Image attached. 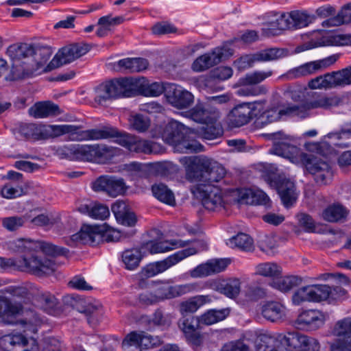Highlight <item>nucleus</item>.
<instances>
[{
    "label": "nucleus",
    "instance_id": "nucleus-55",
    "mask_svg": "<svg viewBox=\"0 0 351 351\" xmlns=\"http://www.w3.org/2000/svg\"><path fill=\"white\" fill-rule=\"evenodd\" d=\"M256 53L259 62L274 61L287 55V51L280 48H269Z\"/></svg>",
    "mask_w": 351,
    "mask_h": 351
},
{
    "label": "nucleus",
    "instance_id": "nucleus-14",
    "mask_svg": "<svg viewBox=\"0 0 351 351\" xmlns=\"http://www.w3.org/2000/svg\"><path fill=\"white\" fill-rule=\"evenodd\" d=\"M200 320L195 316H182L178 322V327L183 333L186 342L193 348L200 347L204 336L199 331Z\"/></svg>",
    "mask_w": 351,
    "mask_h": 351
},
{
    "label": "nucleus",
    "instance_id": "nucleus-40",
    "mask_svg": "<svg viewBox=\"0 0 351 351\" xmlns=\"http://www.w3.org/2000/svg\"><path fill=\"white\" fill-rule=\"evenodd\" d=\"M263 317L271 322H277L285 316L284 306L276 302H267L262 306Z\"/></svg>",
    "mask_w": 351,
    "mask_h": 351
},
{
    "label": "nucleus",
    "instance_id": "nucleus-59",
    "mask_svg": "<svg viewBox=\"0 0 351 351\" xmlns=\"http://www.w3.org/2000/svg\"><path fill=\"white\" fill-rule=\"evenodd\" d=\"M167 88L160 82H153L151 84H142L141 90L145 96L156 97L161 95L164 91L166 92Z\"/></svg>",
    "mask_w": 351,
    "mask_h": 351
},
{
    "label": "nucleus",
    "instance_id": "nucleus-38",
    "mask_svg": "<svg viewBox=\"0 0 351 351\" xmlns=\"http://www.w3.org/2000/svg\"><path fill=\"white\" fill-rule=\"evenodd\" d=\"M302 282V279L298 276H286L276 277L269 282V285L282 293H287L300 286Z\"/></svg>",
    "mask_w": 351,
    "mask_h": 351
},
{
    "label": "nucleus",
    "instance_id": "nucleus-32",
    "mask_svg": "<svg viewBox=\"0 0 351 351\" xmlns=\"http://www.w3.org/2000/svg\"><path fill=\"white\" fill-rule=\"evenodd\" d=\"M220 116L217 110H209L202 103H197L189 111L185 112V117L203 125L209 120H217Z\"/></svg>",
    "mask_w": 351,
    "mask_h": 351
},
{
    "label": "nucleus",
    "instance_id": "nucleus-20",
    "mask_svg": "<svg viewBox=\"0 0 351 351\" xmlns=\"http://www.w3.org/2000/svg\"><path fill=\"white\" fill-rule=\"evenodd\" d=\"M306 168L318 184H328L333 178V170L331 165L322 159L308 158L306 161Z\"/></svg>",
    "mask_w": 351,
    "mask_h": 351
},
{
    "label": "nucleus",
    "instance_id": "nucleus-64",
    "mask_svg": "<svg viewBox=\"0 0 351 351\" xmlns=\"http://www.w3.org/2000/svg\"><path fill=\"white\" fill-rule=\"evenodd\" d=\"M109 215L110 210L107 206L99 203H92L90 217L95 219L105 220Z\"/></svg>",
    "mask_w": 351,
    "mask_h": 351
},
{
    "label": "nucleus",
    "instance_id": "nucleus-10",
    "mask_svg": "<svg viewBox=\"0 0 351 351\" xmlns=\"http://www.w3.org/2000/svg\"><path fill=\"white\" fill-rule=\"evenodd\" d=\"M330 333L335 339L328 342L330 351H351V317L337 321Z\"/></svg>",
    "mask_w": 351,
    "mask_h": 351
},
{
    "label": "nucleus",
    "instance_id": "nucleus-45",
    "mask_svg": "<svg viewBox=\"0 0 351 351\" xmlns=\"http://www.w3.org/2000/svg\"><path fill=\"white\" fill-rule=\"evenodd\" d=\"M277 342L276 335L270 333H261L256 335L254 339V348L256 351H278L274 345Z\"/></svg>",
    "mask_w": 351,
    "mask_h": 351
},
{
    "label": "nucleus",
    "instance_id": "nucleus-26",
    "mask_svg": "<svg viewBox=\"0 0 351 351\" xmlns=\"http://www.w3.org/2000/svg\"><path fill=\"white\" fill-rule=\"evenodd\" d=\"M256 108L250 103H243L236 106L227 116V122L230 128H239L250 122L254 117Z\"/></svg>",
    "mask_w": 351,
    "mask_h": 351
},
{
    "label": "nucleus",
    "instance_id": "nucleus-49",
    "mask_svg": "<svg viewBox=\"0 0 351 351\" xmlns=\"http://www.w3.org/2000/svg\"><path fill=\"white\" fill-rule=\"evenodd\" d=\"M351 22V3L345 5L336 16L323 22L324 26L335 27Z\"/></svg>",
    "mask_w": 351,
    "mask_h": 351
},
{
    "label": "nucleus",
    "instance_id": "nucleus-41",
    "mask_svg": "<svg viewBox=\"0 0 351 351\" xmlns=\"http://www.w3.org/2000/svg\"><path fill=\"white\" fill-rule=\"evenodd\" d=\"M148 61L145 58H124L117 62L119 70L127 71L130 73L141 72L147 69Z\"/></svg>",
    "mask_w": 351,
    "mask_h": 351
},
{
    "label": "nucleus",
    "instance_id": "nucleus-42",
    "mask_svg": "<svg viewBox=\"0 0 351 351\" xmlns=\"http://www.w3.org/2000/svg\"><path fill=\"white\" fill-rule=\"evenodd\" d=\"M211 298L209 295H196L189 300L182 302L180 304V312L182 315L184 313H193L206 303L210 302Z\"/></svg>",
    "mask_w": 351,
    "mask_h": 351
},
{
    "label": "nucleus",
    "instance_id": "nucleus-34",
    "mask_svg": "<svg viewBox=\"0 0 351 351\" xmlns=\"http://www.w3.org/2000/svg\"><path fill=\"white\" fill-rule=\"evenodd\" d=\"M36 305L47 314L58 315L62 313L60 302L49 292L38 293L35 299Z\"/></svg>",
    "mask_w": 351,
    "mask_h": 351
},
{
    "label": "nucleus",
    "instance_id": "nucleus-4",
    "mask_svg": "<svg viewBox=\"0 0 351 351\" xmlns=\"http://www.w3.org/2000/svg\"><path fill=\"white\" fill-rule=\"evenodd\" d=\"M186 171L188 180L208 185L219 182L226 175V169L221 165L205 156L193 158Z\"/></svg>",
    "mask_w": 351,
    "mask_h": 351
},
{
    "label": "nucleus",
    "instance_id": "nucleus-48",
    "mask_svg": "<svg viewBox=\"0 0 351 351\" xmlns=\"http://www.w3.org/2000/svg\"><path fill=\"white\" fill-rule=\"evenodd\" d=\"M273 75L272 71H255L254 72L246 74L244 77L239 80V84L241 86H256L263 82L267 78Z\"/></svg>",
    "mask_w": 351,
    "mask_h": 351
},
{
    "label": "nucleus",
    "instance_id": "nucleus-11",
    "mask_svg": "<svg viewBox=\"0 0 351 351\" xmlns=\"http://www.w3.org/2000/svg\"><path fill=\"white\" fill-rule=\"evenodd\" d=\"M90 50L88 45L75 43L62 47L47 65V71H51L64 64L72 62L85 55Z\"/></svg>",
    "mask_w": 351,
    "mask_h": 351
},
{
    "label": "nucleus",
    "instance_id": "nucleus-56",
    "mask_svg": "<svg viewBox=\"0 0 351 351\" xmlns=\"http://www.w3.org/2000/svg\"><path fill=\"white\" fill-rule=\"evenodd\" d=\"M149 322L154 326L167 328L172 323V316L170 314H165L160 309H157Z\"/></svg>",
    "mask_w": 351,
    "mask_h": 351
},
{
    "label": "nucleus",
    "instance_id": "nucleus-18",
    "mask_svg": "<svg viewBox=\"0 0 351 351\" xmlns=\"http://www.w3.org/2000/svg\"><path fill=\"white\" fill-rule=\"evenodd\" d=\"M197 283H186L176 285H167L166 283L159 285L154 290L158 302L181 297L198 289Z\"/></svg>",
    "mask_w": 351,
    "mask_h": 351
},
{
    "label": "nucleus",
    "instance_id": "nucleus-36",
    "mask_svg": "<svg viewBox=\"0 0 351 351\" xmlns=\"http://www.w3.org/2000/svg\"><path fill=\"white\" fill-rule=\"evenodd\" d=\"M61 112L59 106L49 101L38 102L29 110V114L37 119L57 116Z\"/></svg>",
    "mask_w": 351,
    "mask_h": 351
},
{
    "label": "nucleus",
    "instance_id": "nucleus-57",
    "mask_svg": "<svg viewBox=\"0 0 351 351\" xmlns=\"http://www.w3.org/2000/svg\"><path fill=\"white\" fill-rule=\"evenodd\" d=\"M292 29L306 27L311 22L309 16L304 12L295 10L289 13Z\"/></svg>",
    "mask_w": 351,
    "mask_h": 351
},
{
    "label": "nucleus",
    "instance_id": "nucleus-31",
    "mask_svg": "<svg viewBox=\"0 0 351 351\" xmlns=\"http://www.w3.org/2000/svg\"><path fill=\"white\" fill-rule=\"evenodd\" d=\"M337 60V56L333 55L322 60L307 62L295 69L293 73L297 77L311 75L330 66L333 64Z\"/></svg>",
    "mask_w": 351,
    "mask_h": 351
},
{
    "label": "nucleus",
    "instance_id": "nucleus-22",
    "mask_svg": "<svg viewBox=\"0 0 351 351\" xmlns=\"http://www.w3.org/2000/svg\"><path fill=\"white\" fill-rule=\"evenodd\" d=\"M95 191H103L111 197L123 194L126 191L125 183L122 178L109 176H101L93 183Z\"/></svg>",
    "mask_w": 351,
    "mask_h": 351
},
{
    "label": "nucleus",
    "instance_id": "nucleus-2",
    "mask_svg": "<svg viewBox=\"0 0 351 351\" xmlns=\"http://www.w3.org/2000/svg\"><path fill=\"white\" fill-rule=\"evenodd\" d=\"M57 134L65 132L77 134L73 138L77 140H100L117 138L116 142L130 152L145 154H157L161 150V146L154 142L141 139L127 133H121L116 128L104 126L88 130H81L80 127L60 126L53 128Z\"/></svg>",
    "mask_w": 351,
    "mask_h": 351
},
{
    "label": "nucleus",
    "instance_id": "nucleus-27",
    "mask_svg": "<svg viewBox=\"0 0 351 351\" xmlns=\"http://www.w3.org/2000/svg\"><path fill=\"white\" fill-rule=\"evenodd\" d=\"M230 263L228 258L210 260L191 270L189 274L193 278H204L223 271Z\"/></svg>",
    "mask_w": 351,
    "mask_h": 351
},
{
    "label": "nucleus",
    "instance_id": "nucleus-16",
    "mask_svg": "<svg viewBox=\"0 0 351 351\" xmlns=\"http://www.w3.org/2000/svg\"><path fill=\"white\" fill-rule=\"evenodd\" d=\"M233 54L232 49L227 45L215 48L211 52L198 57L193 63L192 69L197 72L205 71Z\"/></svg>",
    "mask_w": 351,
    "mask_h": 351
},
{
    "label": "nucleus",
    "instance_id": "nucleus-17",
    "mask_svg": "<svg viewBox=\"0 0 351 351\" xmlns=\"http://www.w3.org/2000/svg\"><path fill=\"white\" fill-rule=\"evenodd\" d=\"M271 186H275L283 204L286 207L291 206L297 199L295 187L293 182L290 179L282 176L276 177L275 175H270L265 177Z\"/></svg>",
    "mask_w": 351,
    "mask_h": 351
},
{
    "label": "nucleus",
    "instance_id": "nucleus-46",
    "mask_svg": "<svg viewBox=\"0 0 351 351\" xmlns=\"http://www.w3.org/2000/svg\"><path fill=\"white\" fill-rule=\"evenodd\" d=\"M228 244L232 248L237 247L245 252H252L254 248L253 239L248 234L242 232L230 239Z\"/></svg>",
    "mask_w": 351,
    "mask_h": 351
},
{
    "label": "nucleus",
    "instance_id": "nucleus-13",
    "mask_svg": "<svg viewBox=\"0 0 351 351\" xmlns=\"http://www.w3.org/2000/svg\"><path fill=\"white\" fill-rule=\"evenodd\" d=\"M196 253L197 250L194 248H189L177 252L162 261L147 265L142 269L141 275L146 278L153 277L160 273L164 272L187 256Z\"/></svg>",
    "mask_w": 351,
    "mask_h": 351
},
{
    "label": "nucleus",
    "instance_id": "nucleus-5",
    "mask_svg": "<svg viewBox=\"0 0 351 351\" xmlns=\"http://www.w3.org/2000/svg\"><path fill=\"white\" fill-rule=\"evenodd\" d=\"M60 152L61 155L71 160L103 162L112 158L119 150L106 144H95L64 146Z\"/></svg>",
    "mask_w": 351,
    "mask_h": 351
},
{
    "label": "nucleus",
    "instance_id": "nucleus-43",
    "mask_svg": "<svg viewBox=\"0 0 351 351\" xmlns=\"http://www.w3.org/2000/svg\"><path fill=\"white\" fill-rule=\"evenodd\" d=\"M197 131L199 136L206 140H213L223 134L221 127L215 120L206 121Z\"/></svg>",
    "mask_w": 351,
    "mask_h": 351
},
{
    "label": "nucleus",
    "instance_id": "nucleus-28",
    "mask_svg": "<svg viewBox=\"0 0 351 351\" xmlns=\"http://www.w3.org/2000/svg\"><path fill=\"white\" fill-rule=\"evenodd\" d=\"M343 46L351 45V34H331L322 37L320 42L311 40L297 47L296 51L300 52L311 49L319 46Z\"/></svg>",
    "mask_w": 351,
    "mask_h": 351
},
{
    "label": "nucleus",
    "instance_id": "nucleus-15",
    "mask_svg": "<svg viewBox=\"0 0 351 351\" xmlns=\"http://www.w3.org/2000/svg\"><path fill=\"white\" fill-rule=\"evenodd\" d=\"M0 347L4 351H38L36 341L21 332H12L0 338Z\"/></svg>",
    "mask_w": 351,
    "mask_h": 351
},
{
    "label": "nucleus",
    "instance_id": "nucleus-37",
    "mask_svg": "<svg viewBox=\"0 0 351 351\" xmlns=\"http://www.w3.org/2000/svg\"><path fill=\"white\" fill-rule=\"evenodd\" d=\"M311 89H330L339 86L337 71L317 76L308 82Z\"/></svg>",
    "mask_w": 351,
    "mask_h": 351
},
{
    "label": "nucleus",
    "instance_id": "nucleus-9",
    "mask_svg": "<svg viewBox=\"0 0 351 351\" xmlns=\"http://www.w3.org/2000/svg\"><path fill=\"white\" fill-rule=\"evenodd\" d=\"M276 339L287 351H313L319 345L317 340L298 332L278 333Z\"/></svg>",
    "mask_w": 351,
    "mask_h": 351
},
{
    "label": "nucleus",
    "instance_id": "nucleus-7",
    "mask_svg": "<svg viewBox=\"0 0 351 351\" xmlns=\"http://www.w3.org/2000/svg\"><path fill=\"white\" fill-rule=\"evenodd\" d=\"M138 82L135 79L119 78L102 83L95 88V101L103 104L111 99L132 97L136 94Z\"/></svg>",
    "mask_w": 351,
    "mask_h": 351
},
{
    "label": "nucleus",
    "instance_id": "nucleus-33",
    "mask_svg": "<svg viewBox=\"0 0 351 351\" xmlns=\"http://www.w3.org/2000/svg\"><path fill=\"white\" fill-rule=\"evenodd\" d=\"M111 210L119 223L128 227H133L136 223V215L130 210L125 202L117 201L112 205Z\"/></svg>",
    "mask_w": 351,
    "mask_h": 351
},
{
    "label": "nucleus",
    "instance_id": "nucleus-39",
    "mask_svg": "<svg viewBox=\"0 0 351 351\" xmlns=\"http://www.w3.org/2000/svg\"><path fill=\"white\" fill-rule=\"evenodd\" d=\"M241 202L250 205H267L269 198L261 190L245 189L240 193Z\"/></svg>",
    "mask_w": 351,
    "mask_h": 351
},
{
    "label": "nucleus",
    "instance_id": "nucleus-63",
    "mask_svg": "<svg viewBox=\"0 0 351 351\" xmlns=\"http://www.w3.org/2000/svg\"><path fill=\"white\" fill-rule=\"evenodd\" d=\"M267 93L265 86H242L238 90V93L243 96H258L265 95Z\"/></svg>",
    "mask_w": 351,
    "mask_h": 351
},
{
    "label": "nucleus",
    "instance_id": "nucleus-30",
    "mask_svg": "<svg viewBox=\"0 0 351 351\" xmlns=\"http://www.w3.org/2000/svg\"><path fill=\"white\" fill-rule=\"evenodd\" d=\"M206 286L230 298H237L241 291V282L239 279L210 280L206 282Z\"/></svg>",
    "mask_w": 351,
    "mask_h": 351
},
{
    "label": "nucleus",
    "instance_id": "nucleus-61",
    "mask_svg": "<svg viewBox=\"0 0 351 351\" xmlns=\"http://www.w3.org/2000/svg\"><path fill=\"white\" fill-rule=\"evenodd\" d=\"M129 121L130 125L136 130L139 132L145 131L149 125V119L140 114L131 115Z\"/></svg>",
    "mask_w": 351,
    "mask_h": 351
},
{
    "label": "nucleus",
    "instance_id": "nucleus-47",
    "mask_svg": "<svg viewBox=\"0 0 351 351\" xmlns=\"http://www.w3.org/2000/svg\"><path fill=\"white\" fill-rule=\"evenodd\" d=\"M143 258L142 253L137 248L125 250L121 255L122 261L127 269L133 270L137 268Z\"/></svg>",
    "mask_w": 351,
    "mask_h": 351
},
{
    "label": "nucleus",
    "instance_id": "nucleus-29",
    "mask_svg": "<svg viewBox=\"0 0 351 351\" xmlns=\"http://www.w3.org/2000/svg\"><path fill=\"white\" fill-rule=\"evenodd\" d=\"M23 313V307L21 303L12 302L0 293V318L4 324H16V317Z\"/></svg>",
    "mask_w": 351,
    "mask_h": 351
},
{
    "label": "nucleus",
    "instance_id": "nucleus-1",
    "mask_svg": "<svg viewBox=\"0 0 351 351\" xmlns=\"http://www.w3.org/2000/svg\"><path fill=\"white\" fill-rule=\"evenodd\" d=\"M7 55L13 63L7 81H17L38 75L47 71V62L52 54L48 47L35 46L29 43H16L8 47Z\"/></svg>",
    "mask_w": 351,
    "mask_h": 351
},
{
    "label": "nucleus",
    "instance_id": "nucleus-3",
    "mask_svg": "<svg viewBox=\"0 0 351 351\" xmlns=\"http://www.w3.org/2000/svg\"><path fill=\"white\" fill-rule=\"evenodd\" d=\"M342 99L335 95H318L311 101L302 105L288 106L284 109L278 110L276 108H269L263 112L256 120V124L263 127L276 121L282 115L305 118L308 115V111L315 108L329 109L342 104Z\"/></svg>",
    "mask_w": 351,
    "mask_h": 351
},
{
    "label": "nucleus",
    "instance_id": "nucleus-19",
    "mask_svg": "<svg viewBox=\"0 0 351 351\" xmlns=\"http://www.w3.org/2000/svg\"><path fill=\"white\" fill-rule=\"evenodd\" d=\"M102 231L99 226L84 224L79 232L66 239V243L71 247L79 244L94 245L101 240Z\"/></svg>",
    "mask_w": 351,
    "mask_h": 351
},
{
    "label": "nucleus",
    "instance_id": "nucleus-54",
    "mask_svg": "<svg viewBox=\"0 0 351 351\" xmlns=\"http://www.w3.org/2000/svg\"><path fill=\"white\" fill-rule=\"evenodd\" d=\"M312 302H321L327 300L331 294V287L326 285H308Z\"/></svg>",
    "mask_w": 351,
    "mask_h": 351
},
{
    "label": "nucleus",
    "instance_id": "nucleus-52",
    "mask_svg": "<svg viewBox=\"0 0 351 351\" xmlns=\"http://www.w3.org/2000/svg\"><path fill=\"white\" fill-rule=\"evenodd\" d=\"M255 273L259 276L276 278L281 275L282 267L275 263H263L256 267Z\"/></svg>",
    "mask_w": 351,
    "mask_h": 351
},
{
    "label": "nucleus",
    "instance_id": "nucleus-8",
    "mask_svg": "<svg viewBox=\"0 0 351 351\" xmlns=\"http://www.w3.org/2000/svg\"><path fill=\"white\" fill-rule=\"evenodd\" d=\"M23 254L12 258V269L28 272L38 276L49 275L55 271L54 263L48 258H43L38 252L24 249Z\"/></svg>",
    "mask_w": 351,
    "mask_h": 351
},
{
    "label": "nucleus",
    "instance_id": "nucleus-24",
    "mask_svg": "<svg viewBox=\"0 0 351 351\" xmlns=\"http://www.w3.org/2000/svg\"><path fill=\"white\" fill-rule=\"evenodd\" d=\"M167 101L177 109L189 108L194 102V96L189 90L176 84H169L166 89Z\"/></svg>",
    "mask_w": 351,
    "mask_h": 351
},
{
    "label": "nucleus",
    "instance_id": "nucleus-25",
    "mask_svg": "<svg viewBox=\"0 0 351 351\" xmlns=\"http://www.w3.org/2000/svg\"><path fill=\"white\" fill-rule=\"evenodd\" d=\"M326 316L318 310H307L302 312L294 321V326L300 330H315L322 327Z\"/></svg>",
    "mask_w": 351,
    "mask_h": 351
},
{
    "label": "nucleus",
    "instance_id": "nucleus-60",
    "mask_svg": "<svg viewBox=\"0 0 351 351\" xmlns=\"http://www.w3.org/2000/svg\"><path fill=\"white\" fill-rule=\"evenodd\" d=\"M329 138L336 141L335 144L337 146L346 147L349 145L347 140L351 138V128L343 129L339 132H332L328 134Z\"/></svg>",
    "mask_w": 351,
    "mask_h": 351
},
{
    "label": "nucleus",
    "instance_id": "nucleus-53",
    "mask_svg": "<svg viewBox=\"0 0 351 351\" xmlns=\"http://www.w3.org/2000/svg\"><path fill=\"white\" fill-rule=\"evenodd\" d=\"M176 241H152L146 244V249L151 254L164 253L171 250L177 246Z\"/></svg>",
    "mask_w": 351,
    "mask_h": 351
},
{
    "label": "nucleus",
    "instance_id": "nucleus-50",
    "mask_svg": "<svg viewBox=\"0 0 351 351\" xmlns=\"http://www.w3.org/2000/svg\"><path fill=\"white\" fill-rule=\"evenodd\" d=\"M230 313L228 308H223L221 310L212 309L209 310L200 317V322L206 325H211L218 322L223 320Z\"/></svg>",
    "mask_w": 351,
    "mask_h": 351
},
{
    "label": "nucleus",
    "instance_id": "nucleus-62",
    "mask_svg": "<svg viewBox=\"0 0 351 351\" xmlns=\"http://www.w3.org/2000/svg\"><path fill=\"white\" fill-rule=\"evenodd\" d=\"M292 302L295 305H300L306 302H312L308 285L297 289L292 295Z\"/></svg>",
    "mask_w": 351,
    "mask_h": 351
},
{
    "label": "nucleus",
    "instance_id": "nucleus-58",
    "mask_svg": "<svg viewBox=\"0 0 351 351\" xmlns=\"http://www.w3.org/2000/svg\"><path fill=\"white\" fill-rule=\"evenodd\" d=\"M1 221L4 228L8 231L13 232L23 226L26 219L24 216L15 215L4 217L2 219Z\"/></svg>",
    "mask_w": 351,
    "mask_h": 351
},
{
    "label": "nucleus",
    "instance_id": "nucleus-21",
    "mask_svg": "<svg viewBox=\"0 0 351 351\" xmlns=\"http://www.w3.org/2000/svg\"><path fill=\"white\" fill-rule=\"evenodd\" d=\"M274 145L271 152L278 156L289 159L291 162L298 160L300 149L291 143V139L281 132L271 134Z\"/></svg>",
    "mask_w": 351,
    "mask_h": 351
},
{
    "label": "nucleus",
    "instance_id": "nucleus-12",
    "mask_svg": "<svg viewBox=\"0 0 351 351\" xmlns=\"http://www.w3.org/2000/svg\"><path fill=\"white\" fill-rule=\"evenodd\" d=\"M192 192L202 199L203 206L208 210L214 211L223 206L222 191L215 184H197Z\"/></svg>",
    "mask_w": 351,
    "mask_h": 351
},
{
    "label": "nucleus",
    "instance_id": "nucleus-35",
    "mask_svg": "<svg viewBox=\"0 0 351 351\" xmlns=\"http://www.w3.org/2000/svg\"><path fill=\"white\" fill-rule=\"evenodd\" d=\"M22 247L28 250H34L43 252L49 256L63 255L67 252V250L63 247H60L51 243L42 241H26L23 243Z\"/></svg>",
    "mask_w": 351,
    "mask_h": 351
},
{
    "label": "nucleus",
    "instance_id": "nucleus-6",
    "mask_svg": "<svg viewBox=\"0 0 351 351\" xmlns=\"http://www.w3.org/2000/svg\"><path fill=\"white\" fill-rule=\"evenodd\" d=\"M189 130L180 122L172 120L166 125L162 137L167 143L173 146L176 152L190 153L202 151L203 146L199 142L185 136Z\"/></svg>",
    "mask_w": 351,
    "mask_h": 351
},
{
    "label": "nucleus",
    "instance_id": "nucleus-44",
    "mask_svg": "<svg viewBox=\"0 0 351 351\" xmlns=\"http://www.w3.org/2000/svg\"><path fill=\"white\" fill-rule=\"evenodd\" d=\"M347 210L339 204H333L325 208L322 214V218L328 222H338L346 219Z\"/></svg>",
    "mask_w": 351,
    "mask_h": 351
},
{
    "label": "nucleus",
    "instance_id": "nucleus-23",
    "mask_svg": "<svg viewBox=\"0 0 351 351\" xmlns=\"http://www.w3.org/2000/svg\"><path fill=\"white\" fill-rule=\"evenodd\" d=\"M60 126L77 127L76 125H46L40 126L39 128H38L34 124H25L20 128L19 132L21 136L26 138H34L37 134H40L41 138H49L68 134H69V138L71 140L78 141L77 139L73 138L75 136H77V134H74L72 132H65L57 134L53 128Z\"/></svg>",
    "mask_w": 351,
    "mask_h": 351
},
{
    "label": "nucleus",
    "instance_id": "nucleus-51",
    "mask_svg": "<svg viewBox=\"0 0 351 351\" xmlns=\"http://www.w3.org/2000/svg\"><path fill=\"white\" fill-rule=\"evenodd\" d=\"M152 191L154 197L160 201L169 205H173L174 204V195L166 185L162 183L156 184L152 186Z\"/></svg>",
    "mask_w": 351,
    "mask_h": 351
}]
</instances>
